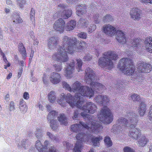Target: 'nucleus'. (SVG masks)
I'll return each mask as SVG.
<instances>
[{
    "instance_id": "1",
    "label": "nucleus",
    "mask_w": 152,
    "mask_h": 152,
    "mask_svg": "<svg viewBox=\"0 0 152 152\" xmlns=\"http://www.w3.org/2000/svg\"><path fill=\"white\" fill-rule=\"evenodd\" d=\"M78 43V40L76 38L64 36L63 38L62 47L59 48L57 53L53 55V59L61 63L66 62L69 59L67 53H71L74 51H80L86 46V42L82 41L77 47Z\"/></svg>"
},
{
    "instance_id": "2",
    "label": "nucleus",
    "mask_w": 152,
    "mask_h": 152,
    "mask_svg": "<svg viewBox=\"0 0 152 152\" xmlns=\"http://www.w3.org/2000/svg\"><path fill=\"white\" fill-rule=\"evenodd\" d=\"M91 126L90 127L84 123L80 121L79 124H76L71 126V130L74 132H79L83 128H84L88 129L90 132L98 134L103 128L100 123L99 121L94 120L91 122Z\"/></svg>"
},
{
    "instance_id": "3",
    "label": "nucleus",
    "mask_w": 152,
    "mask_h": 152,
    "mask_svg": "<svg viewBox=\"0 0 152 152\" xmlns=\"http://www.w3.org/2000/svg\"><path fill=\"white\" fill-rule=\"evenodd\" d=\"M118 56L113 51H109L105 52L103 56L98 60L99 65L106 69H111L113 67V60H116Z\"/></svg>"
},
{
    "instance_id": "4",
    "label": "nucleus",
    "mask_w": 152,
    "mask_h": 152,
    "mask_svg": "<svg viewBox=\"0 0 152 152\" xmlns=\"http://www.w3.org/2000/svg\"><path fill=\"white\" fill-rule=\"evenodd\" d=\"M71 91L77 92L75 94L77 99H84L85 96L91 97L93 94V91L86 86H81V84L76 81L72 85Z\"/></svg>"
},
{
    "instance_id": "5",
    "label": "nucleus",
    "mask_w": 152,
    "mask_h": 152,
    "mask_svg": "<svg viewBox=\"0 0 152 152\" xmlns=\"http://www.w3.org/2000/svg\"><path fill=\"white\" fill-rule=\"evenodd\" d=\"M127 116L129 117L131 124H129L130 127L129 136L133 139L137 140L141 135V130L135 127V124L138 121V116L133 112L128 114ZM128 124H129L128 123Z\"/></svg>"
},
{
    "instance_id": "6",
    "label": "nucleus",
    "mask_w": 152,
    "mask_h": 152,
    "mask_svg": "<svg viewBox=\"0 0 152 152\" xmlns=\"http://www.w3.org/2000/svg\"><path fill=\"white\" fill-rule=\"evenodd\" d=\"M118 66L125 75H132L134 73V66L132 61L129 59L123 58L120 60Z\"/></svg>"
},
{
    "instance_id": "7",
    "label": "nucleus",
    "mask_w": 152,
    "mask_h": 152,
    "mask_svg": "<svg viewBox=\"0 0 152 152\" xmlns=\"http://www.w3.org/2000/svg\"><path fill=\"white\" fill-rule=\"evenodd\" d=\"M98 117L100 121L108 124L110 123L113 121V115L110 110L107 107H105L101 110L100 114L98 115Z\"/></svg>"
},
{
    "instance_id": "8",
    "label": "nucleus",
    "mask_w": 152,
    "mask_h": 152,
    "mask_svg": "<svg viewBox=\"0 0 152 152\" xmlns=\"http://www.w3.org/2000/svg\"><path fill=\"white\" fill-rule=\"evenodd\" d=\"M128 121L124 118H120L118 120V123L115 124L111 129V132L115 134H118L122 131L126 126H129Z\"/></svg>"
},
{
    "instance_id": "9",
    "label": "nucleus",
    "mask_w": 152,
    "mask_h": 152,
    "mask_svg": "<svg viewBox=\"0 0 152 152\" xmlns=\"http://www.w3.org/2000/svg\"><path fill=\"white\" fill-rule=\"evenodd\" d=\"M65 101L70 105L72 107H80V105H81L84 102V100L77 99L76 95L75 96L74 99H72V97L70 94H67L65 96Z\"/></svg>"
},
{
    "instance_id": "10",
    "label": "nucleus",
    "mask_w": 152,
    "mask_h": 152,
    "mask_svg": "<svg viewBox=\"0 0 152 152\" xmlns=\"http://www.w3.org/2000/svg\"><path fill=\"white\" fill-rule=\"evenodd\" d=\"M57 114V112L54 110H52L50 112L47 117L48 121H50V127L53 130L56 129L58 127L57 121L54 119Z\"/></svg>"
},
{
    "instance_id": "11",
    "label": "nucleus",
    "mask_w": 152,
    "mask_h": 152,
    "mask_svg": "<svg viewBox=\"0 0 152 152\" xmlns=\"http://www.w3.org/2000/svg\"><path fill=\"white\" fill-rule=\"evenodd\" d=\"M83 104L80 105V107H78L86 113L94 114L95 113L97 109L96 106L93 103L90 102L86 103L82 107Z\"/></svg>"
},
{
    "instance_id": "12",
    "label": "nucleus",
    "mask_w": 152,
    "mask_h": 152,
    "mask_svg": "<svg viewBox=\"0 0 152 152\" xmlns=\"http://www.w3.org/2000/svg\"><path fill=\"white\" fill-rule=\"evenodd\" d=\"M85 81L88 84L94 81L96 79L94 71L89 67L87 68L85 70Z\"/></svg>"
},
{
    "instance_id": "13",
    "label": "nucleus",
    "mask_w": 152,
    "mask_h": 152,
    "mask_svg": "<svg viewBox=\"0 0 152 152\" xmlns=\"http://www.w3.org/2000/svg\"><path fill=\"white\" fill-rule=\"evenodd\" d=\"M65 23L64 20L60 18L55 22L53 26V28L56 31L60 33H62L64 30Z\"/></svg>"
},
{
    "instance_id": "14",
    "label": "nucleus",
    "mask_w": 152,
    "mask_h": 152,
    "mask_svg": "<svg viewBox=\"0 0 152 152\" xmlns=\"http://www.w3.org/2000/svg\"><path fill=\"white\" fill-rule=\"evenodd\" d=\"M91 88H89L93 92L92 96L94 95V92L99 93L101 90L104 89L105 88V87L103 85L100 83L93 81L90 83Z\"/></svg>"
},
{
    "instance_id": "15",
    "label": "nucleus",
    "mask_w": 152,
    "mask_h": 152,
    "mask_svg": "<svg viewBox=\"0 0 152 152\" xmlns=\"http://www.w3.org/2000/svg\"><path fill=\"white\" fill-rule=\"evenodd\" d=\"M138 71L140 72H149L151 71V66L148 63L142 62L138 64Z\"/></svg>"
},
{
    "instance_id": "16",
    "label": "nucleus",
    "mask_w": 152,
    "mask_h": 152,
    "mask_svg": "<svg viewBox=\"0 0 152 152\" xmlns=\"http://www.w3.org/2000/svg\"><path fill=\"white\" fill-rule=\"evenodd\" d=\"M95 99L97 103L103 105H108L110 100L107 96L103 95L97 96Z\"/></svg>"
},
{
    "instance_id": "17",
    "label": "nucleus",
    "mask_w": 152,
    "mask_h": 152,
    "mask_svg": "<svg viewBox=\"0 0 152 152\" xmlns=\"http://www.w3.org/2000/svg\"><path fill=\"white\" fill-rule=\"evenodd\" d=\"M103 31L108 35H113L116 32L115 28L110 24L104 25L103 28Z\"/></svg>"
},
{
    "instance_id": "18",
    "label": "nucleus",
    "mask_w": 152,
    "mask_h": 152,
    "mask_svg": "<svg viewBox=\"0 0 152 152\" xmlns=\"http://www.w3.org/2000/svg\"><path fill=\"white\" fill-rule=\"evenodd\" d=\"M49 79L51 83L53 84H56L60 82L61 77L60 74L53 72L51 74Z\"/></svg>"
},
{
    "instance_id": "19",
    "label": "nucleus",
    "mask_w": 152,
    "mask_h": 152,
    "mask_svg": "<svg viewBox=\"0 0 152 152\" xmlns=\"http://www.w3.org/2000/svg\"><path fill=\"white\" fill-rule=\"evenodd\" d=\"M116 39L120 43L124 44L126 42V37L124 33L121 30L116 32Z\"/></svg>"
},
{
    "instance_id": "20",
    "label": "nucleus",
    "mask_w": 152,
    "mask_h": 152,
    "mask_svg": "<svg viewBox=\"0 0 152 152\" xmlns=\"http://www.w3.org/2000/svg\"><path fill=\"white\" fill-rule=\"evenodd\" d=\"M75 62L73 60H71L67 64L66 68L65 71V76L69 77L72 73V71L74 69Z\"/></svg>"
},
{
    "instance_id": "21",
    "label": "nucleus",
    "mask_w": 152,
    "mask_h": 152,
    "mask_svg": "<svg viewBox=\"0 0 152 152\" xmlns=\"http://www.w3.org/2000/svg\"><path fill=\"white\" fill-rule=\"evenodd\" d=\"M141 11L139 9L136 8L132 9L130 12L131 17L134 20H139L140 18Z\"/></svg>"
},
{
    "instance_id": "22",
    "label": "nucleus",
    "mask_w": 152,
    "mask_h": 152,
    "mask_svg": "<svg viewBox=\"0 0 152 152\" xmlns=\"http://www.w3.org/2000/svg\"><path fill=\"white\" fill-rule=\"evenodd\" d=\"M141 41V39L137 38L131 39L130 42L131 46L134 50H137L141 47L140 42Z\"/></svg>"
},
{
    "instance_id": "23",
    "label": "nucleus",
    "mask_w": 152,
    "mask_h": 152,
    "mask_svg": "<svg viewBox=\"0 0 152 152\" xmlns=\"http://www.w3.org/2000/svg\"><path fill=\"white\" fill-rule=\"evenodd\" d=\"M72 11L71 10H63L62 11H59L57 13H58V16H61L64 19H67L70 17L72 14Z\"/></svg>"
},
{
    "instance_id": "24",
    "label": "nucleus",
    "mask_w": 152,
    "mask_h": 152,
    "mask_svg": "<svg viewBox=\"0 0 152 152\" xmlns=\"http://www.w3.org/2000/svg\"><path fill=\"white\" fill-rule=\"evenodd\" d=\"M58 38L57 37H51L48 40V45L50 49H54L58 44Z\"/></svg>"
},
{
    "instance_id": "25",
    "label": "nucleus",
    "mask_w": 152,
    "mask_h": 152,
    "mask_svg": "<svg viewBox=\"0 0 152 152\" xmlns=\"http://www.w3.org/2000/svg\"><path fill=\"white\" fill-rule=\"evenodd\" d=\"M145 44L146 49L149 52L152 53V37L146 38Z\"/></svg>"
},
{
    "instance_id": "26",
    "label": "nucleus",
    "mask_w": 152,
    "mask_h": 152,
    "mask_svg": "<svg viewBox=\"0 0 152 152\" xmlns=\"http://www.w3.org/2000/svg\"><path fill=\"white\" fill-rule=\"evenodd\" d=\"M86 7L83 5L77 6L76 8L77 10L76 14L78 16H80L81 15L85 14L86 12Z\"/></svg>"
},
{
    "instance_id": "27",
    "label": "nucleus",
    "mask_w": 152,
    "mask_h": 152,
    "mask_svg": "<svg viewBox=\"0 0 152 152\" xmlns=\"http://www.w3.org/2000/svg\"><path fill=\"white\" fill-rule=\"evenodd\" d=\"M77 139L82 142H86L88 141L90 138V136L86 135L83 133L77 134L76 136Z\"/></svg>"
},
{
    "instance_id": "28",
    "label": "nucleus",
    "mask_w": 152,
    "mask_h": 152,
    "mask_svg": "<svg viewBox=\"0 0 152 152\" xmlns=\"http://www.w3.org/2000/svg\"><path fill=\"white\" fill-rule=\"evenodd\" d=\"M148 142V140L144 136H141L138 140V145L140 147H144Z\"/></svg>"
},
{
    "instance_id": "29",
    "label": "nucleus",
    "mask_w": 152,
    "mask_h": 152,
    "mask_svg": "<svg viewBox=\"0 0 152 152\" xmlns=\"http://www.w3.org/2000/svg\"><path fill=\"white\" fill-rule=\"evenodd\" d=\"M76 25V21L72 20L66 25L65 29L67 31H70L74 29Z\"/></svg>"
},
{
    "instance_id": "30",
    "label": "nucleus",
    "mask_w": 152,
    "mask_h": 152,
    "mask_svg": "<svg viewBox=\"0 0 152 152\" xmlns=\"http://www.w3.org/2000/svg\"><path fill=\"white\" fill-rule=\"evenodd\" d=\"M35 136L37 138L39 139L43 136L44 132L41 127L37 128L34 132Z\"/></svg>"
},
{
    "instance_id": "31",
    "label": "nucleus",
    "mask_w": 152,
    "mask_h": 152,
    "mask_svg": "<svg viewBox=\"0 0 152 152\" xmlns=\"http://www.w3.org/2000/svg\"><path fill=\"white\" fill-rule=\"evenodd\" d=\"M58 120L61 124L67 126L68 124L67 118L64 114L60 115V116L58 117Z\"/></svg>"
},
{
    "instance_id": "32",
    "label": "nucleus",
    "mask_w": 152,
    "mask_h": 152,
    "mask_svg": "<svg viewBox=\"0 0 152 152\" xmlns=\"http://www.w3.org/2000/svg\"><path fill=\"white\" fill-rule=\"evenodd\" d=\"M35 146L39 152H43L45 151V148H43V145L41 142L39 140H37L35 144Z\"/></svg>"
},
{
    "instance_id": "33",
    "label": "nucleus",
    "mask_w": 152,
    "mask_h": 152,
    "mask_svg": "<svg viewBox=\"0 0 152 152\" xmlns=\"http://www.w3.org/2000/svg\"><path fill=\"white\" fill-rule=\"evenodd\" d=\"M139 113L141 116H142L145 114L146 111V106L143 102H141L140 105Z\"/></svg>"
},
{
    "instance_id": "34",
    "label": "nucleus",
    "mask_w": 152,
    "mask_h": 152,
    "mask_svg": "<svg viewBox=\"0 0 152 152\" xmlns=\"http://www.w3.org/2000/svg\"><path fill=\"white\" fill-rule=\"evenodd\" d=\"M49 101L51 103H54L56 99L55 93L54 92L51 91L49 93L48 95Z\"/></svg>"
},
{
    "instance_id": "35",
    "label": "nucleus",
    "mask_w": 152,
    "mask_h": 152,
    "mask_svg": "<svg viewBox=\"0 0 152 152\" xmlns=\"http://www.w3.org/2000/svg\"><path fill=\"white\" fill-rule=\"evenodd\" d=\"M102 139V137H92V140L94 145L99 146V141Z\"/></svg>"
},
{
    "instance_id": "36",
    "label": "nucleus",
    "mask_w": 152,
    "mask_h": 152,
    "mask_svg": "<svg viewBox=\"0 0 152 152\" xmlns=\"http://www.w3.org/2000/svg\"><path fill=\"white\" fill-rule=\"evenodd\" d=\"M82 143L80 141H77L76 143L74 149V152H81L80 149L82 148Z\"/></svg>"
},
{
    "instance_id": "37",
    "label": "nucleus",
    "mask_w": 152,
    "mask_h": 152,
    "mask_svg": "<svg viewBox=\"0 0 152 152\" xmlns=\"http://www.w3.org/2000/svg\"><path fill=\"white\" fill-rule=\"evenodd\" d=\"M46 135L47 136H48L49 138L52 141L54 142H57L58 140V139L57 137L49 132H47L46 133Z\"/></svg>"
},
{
    "instance_id": "38",
    "label": "nucleus",
    "mask_w": 152,
    "mask_h": 152,
    "mask_svg": "<svg viewBox=\"0 0 152 152\" xmlns=\"http://www.w3.org/2000/svg\"><path fill=\"white\" fill-rule=\"evenodd\" d=\"M14 17L13 22L16 23H20L22 22L23 20L20 17V16L18 14H14L13 15Z\"/></svg>"
},
{
    "instance_id": "39",
    "label": "nucleus",
    "mask_w": 152,
    "mask_h": 152,
    "mask_svg": "<svg viewBox=\"0 0 152 152\" xmlns=\"http://www.w3.org/2000/svg\"><path fill=\"white\" fill-rule=\"evenodd\" d=\"M113 20L112 17L110 14H107L104 16L103 18V21L105 23L109 22Z\"/></svg>"
},
{
    "instance_id": "40",
    "label": "nucleus",
    "mask_w": 152,
    "mask_h": 152,
    "mask_svg": "<svg viewBox=\"0 0 152 152\" xmlns=\"http://www.w3.org/2000/svg\"><path fill=\"white\" fill-rule=\"evenodd\" d=\"M105 144L107 147H109L111 146L112 145V142L110 138L109 137H105L104 140Z\"/></svg>"
},
{
    "instance_id": "41",
    "label": "nucleus",
    "mask_w": 152,
    "mask_h": 152,
    "mask_svg": "<svg viewBox=\"0 0 152 152\" xmlns=\"http://www.w3.org/2000/svg\"><path fill=\"white\" fill-rule=\"evenodd\" d=\"M80 114L78 110H75L72 116V118L74 120H78L80 117Z\"/></svg>"
},
{
    "instance_id": "42",
    "label": "nucleus",
    "mask_w": 152,
    "mask_h": 152,
    "mask_svg": "<svg viewBox=\"0 0 152 152\" xmlns=\"http://www.w3.org/2000/svg\"><path fill=\"white\" fill-rule=\"evenodd\" d=\"M76 61L77 63V69L78 72H80L82 70V67L83 64V62L82 60L80 59H77Z\"/></svg>"
},
{
    "instance_id": "43",
    "label": "nucleus",
    "mask_w": 152,
    "mask_h": 152,
    "mask_svg": "<svg viewBox=\"0 0 152 152\" xmlns=\"http://www.w3.org/2000/svg\"><path fill=\"white\" fill-rule=\"evenodd\" d=\"M64 145L66 147V151H68L69 150L71 149L73 147V145L69 142H63Z\"/></svg>"
},
{
    "instance_id": "44",
    "label": "nucleus",
    "mask_w": 152,
    "mask_h": 152,
    "mask_svg": "<svg viewBox=\"0 0 152 152\" xmlns=\"http://www.w3.org/2000/svg\"><path fill=\"white\" fill-rule=\"evenodd\" d=\"M18 5L20 7H23L26 2V0H17Z\"/></svg>"
},
{
    "instance_id": "45",
    "label": "nucleus",
    "mask_w": 152,
    "mask_h": 152,
    "mask_svg": "<svg viewBox=\"0 0 152 152\" xmlns=\"http://www.w3.org/2000/svg\"><path fill=\"white\" fill-rule=\"evenodd\" d=\"M62 86L64 88L67 90L71 92V87L65 82L63 81L62 82Z\"/></svg>"
},
{
    "instance_id": "46",
    "label": "nucleus",
    "mask_w": 152,
    "mask_h": 152,
    "mask_svg": "<svg viewBox=\"0 0 152 152\" xmlns=\"http://www.w3.org/2000/svg\"><path fill=\"white\" fill-rule=\"evenodd\" d=\"M79 23L82 26H86L88 24V21L86 19L81 18L79 21Z\"/></svg>"
},
{
    "instance_id": "47",
    "label": "nucleus",
    "mask_w": 152,
    "mask_h": 152,
    "mask_svg": "<svg viewBox=\"0 0 152 152\" xmlns=\"http://www.w3.org/2000/svg\"><path fill=\"white\" fill-rule=\"evenodd\" d=\"M53 67L55 68V69L56 72L61 71L62 68V66L61 64H55L53 65Z\"/></svg>"
},
{
    "instance_id": "48",
    "label": "nucleus",
    "mask_w": 152,
    "mask_h": 152,
    "mask_svg": "<svg viewBox=\"0 0 152 152\" xmlns=\"http://www.w3.org/2000/svg\"><path fill=\"white\" fill-rule=\"evenodd\" d=\"M131 98L134 101H138L140 99L139 95L135 94H134L132 95Z\"/></svg>"
},
{
    "instance_id": "49",
    "label": "nucleus",
    "mask_w": 152,
    "mask_h": 152,
    "mask_svg": "<svg viewBox=\"0 0 152 152\" xmlns=\"http://www.w3.org/2000/svg\"><path fill=\"white\" fill-rule=\"evenodd\" d=\"M99 17V15L98 14H95L94 16V21L96 23H98L100 22L98 18Z\"/></svg>"
},
{
    "instance_id": "50",
    "label": "nucleus",
    "mask_w": 152,
    "mask_h": 152,
    "mask_svg": "<svg viewBox=\"0 0 152 152\" xmlns=\"http://www.w3.org/2000/svg\"><path fill=\"white\" fill-rule=\"evenodd\" d=\"M35 14V11L33 10L32 8H31V10L30 12V18L31 20L32 21H33L34 20V15Z\"/></svg>"
},
{
    "instance_id": "51",
    "label": "nucleus",
    "mask_w": 152,
    "mask_h": 152,
    "mask_svg": "<svg viewBox=\"0 0 152 152\" xmlns=\"http://www.w3.org/2000/svg\"><path fill=\"white\" fill-rule=\"evenodd\" d=\"M27 140L26 139H24L23 140L21 141V143L20 144L21 145H19L18 144V147L19 148H20L21 147V145L22 146V147H23L24 148H25V149H26V141Z\"/></svg>"
},
{
    "instance_id": "52",
    "label": "nucleus",
    "mask_w": 152,
    "mask_h": 152,
    "mask_svg": "<svg viewBox=\"0 0 152 152\" xmlns=\"http://www.w3.org/2000/svg\"><path fill=\"white\" fill-rule=\"evenodd\" d=\"M77 36L78 37L81 38L85 39L86 38V34L84 32H81L78 34Z\"/></svg>"
},
{
    "instance_id": "53",
    "label": "nucleus",
    "mask_w": 152,
    "mask_h": 152,
    "mask_svg": "<svg viewBox=\"0 0 152 152\" xmlns=\"http://www.w3.org/2000/svg\"><path fill=\"white\" fill-rule=\"evenodd\" d=\"M123 150L124 152H135L133 149L128 146L124 147Z\"/></svg>"
},
{
    "instance_id": "54",
    "label": "nucleus",
    "mask_w": 152,
    "mask_h": 152,
    "mask_svg": "<svg viewBox=\"0 0 152 152\" xmlns=\"http://www.w3.org/2000/svg\"><path fill=\"white\" fill-rule=\"evenodd\" d=\"M20 111L22 113H24L26 112L27 110V107L26 105H24V106L19 107Z\"/></svg>"
},
{
    "instance_id": "55",
    "label": "nucleus",
    "mask_w": 152,
    "mask_h": 152,
    "mask_svg": "<svg viewBox=\"0 0 152 152\" xmlns=\"http://www.w3.org/2000/svg\"><path fill=\"white\" fill-rule=\"evenodd\" d=\"M14 103L13 101H10L9 106V109L10 111L13 110L15 109Z\"/></svg>"
},
{
    "instance_id": "56",
    "label": "nucleus",
    "mask_w": 152,
    "mask_h": 152,
    "mask_svg": "<svg viewBox=\"0 0 152 152\" xmlns=\"http://www.w3.org/2000/svg\"><path fill=\"white\" fill-rule=\"evenodd\" d=\"M124 83L123 82L121 81H119L117 82V83L116 86H117V88H116L117 89H118V88H121L123 86V85Z\"/></svg>"
},
{
    "instance_id": "57",
    "label": "nucleus",
    "mask_w": 152,
    "mask_h": 152,
    "mask_svg": "<svg viewBox=\"0 0 152 152\" xmlns=\"http://www.w3.org/2000/svg\"><path fill=\"white\" fill-rule=\"evenodd\" d=\"M65 95L64 93H63L61 95V96H60L58 99V102H63L65 101Z\"/></svg>"
},
{
    "instance_id": "58",
    "label": "nucleus",
    "mask_w": 152,
    "mask_h": 152,
    "mask_svg": "<svg viewBox=\"0 0 152 152\" xmlns=\"http://www.w3.org/2000/svg\"><path fill=\"white\" fill-rule=\"evenodd\" d=\"M84 61H89L91 59V57L89 54H88L85 56L83 58Z\"/></svg>"
},
{
    "instance_id": "59",
    "label": "nucleus",
    "mask_w": 152,
    "mask_h": 152,
    "mask_svg": "<svg viewBox=\"0 0 152 152\" xmlns=\"http://www.w3.org/2000/svg\"><path fill=\"white\" fill-rule=\"evenodd\" d=\"M24 105H26V102L23 99H20V100L19 107L23 106Z\"/></svg>"
},
{
    "instance_id": "60",
    "label": "nucleus",
    "mask_w": 152,
    "mask_h": 152,
    "mask_svg": "<svg viewBox=\"0 0 152 152\" xmlns=\"http://www.w3.org/2000/svg\"><path fill=\"white\" fill-rule=\"evenodd\" d=\"M89 28L90 30L89 32H92L94 31L96 28V26L94 24L91 25L89 27Z\"/></svg>"
},
{
    "instance_id": "61",
    "label": "nucleus",
    "mask_w": 152,
    "mask_h": 152,
    "mask_svg": "<svg viewBox=\"0 0 152 152\" xmlns=\"http://www.w3.org/2000/svg\"><path fill=\"white\" fill-rule=\"evenodd\" d=\"M49 152H58L56 148L53 146H51L49 149Z\"/></svg>"
},
{
    "instance_id": "62",
    "label": "nucleus",
    "mask_w": 152,
    "mask_h": 152,
    "mask_svg": "<svg viewBox=\"0 0 152 152\" xmlns=\"http://www.w3.org/2000/svg\"><path fill=\"white\" fill-rule=\"evenodd\" d=\"M140 1L146 4H152V0H140Z\"/></svg>"
},
{
    "instance_id": "63",
    "label": "nucleus",
    "mask_w": 152,
    "mask_h": 152,
    "mask_svg": "<svg viewBox=\"0 0 152 152\" xmlns=\"http://www.w3.org/2000/svg\"><path fill=\"white\" fill-rule=\"evenodd\" d=\"M29 97V94L28 93L26 92H25L23 94V97L26 99H28Z\"/></svg>"
},
{
    "instance_id": "64",
    "label": "nucleus",
    "mask_w": 152,
    "mask_h": 152,
    "mask_svg": "<svg viewBox=\"0 0 152 152\" xmlns=\"http://www.w3.org/2000/svg\"><path fill=\"white\" fill-rule=\"evenodd\" d=\"M80 115L82 116L84 118H90V115H89L86 114L85 113H84L83 112L81 113H80Z\"/></svg>"
}]
</instances>
